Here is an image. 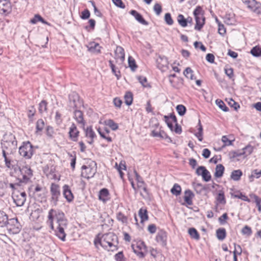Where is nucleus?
<instances>
[{
  "instance_id": "nucleus-64",
  "label": "nucleus",
  "mask_w": 261,
  "mask_h": 261,
  "mask_svg": "<svg viewBox=\"0 0 261 261\" xmlns=\"http://www.w3.org/2000/svg\"><path fill=\"white\" fill-rule=\"evenodd\" d=\"M113 3L118 7L124 9L125 6L121 0H112Z\"/></svg>"
},
{
  "instance_id": "nucleus-33",
  "label": "nucleus",
  "mask_w": 261,
  "mask_h": 261,
  "mask_svg": "<svg viewBox=\"0 0 261 261\" xmlns=\"http://www.w3.org/2000/svg\"><path fill=\"white\" fill-rule=\"evenodd\" d=\"M188 233L192 239L198 240L200 239V236L197 230L195 228H190L188 229Z\"/></svg>"
},
{
  "instance_id": "nucleus-14",
  "label": "nucleus",
  "mask_w": 261,
  "mask_h": 261,
  "mask_svg": "<svg viewBox=\"0 0 261 261\" xmlns=\"http://www.w3.org/2000/svg\"><path fill=\"white\" fill-rule=\"evenodd\" d=\"M88 50L92 53L99 54L100 53L101 46L98 43L91 42L86 45Z\"/></svg>"
},
{
  "instance_id": "nucleus-42",
  "label": "nucleus",
  "mask_w": 261,
  "mask_h": 261,
  "mask_svg": "<svg viewBox=\"0 0 261 261\" xmlns=\"http://www.w3.org/2000/svg\"><path fill=\"white\" fill-rule=\"evenodd\" d=\"M151 135L154 137H160L163 139L168 138L167 134L163 130H160L159 132L153 130L151 132Z\"/></svg>"
},
{
  "instance_id": "nucleus-13",
  "label": "nucleus",
  "mask_w": 261,
  "mask_h": 261,
  "mask_svg": "<svg viewBox=\"0 0 261 261\" xmlns=\"http://www.w3.org/2000/svg\"><path fill=\"white\" fill-rule=\"evenodd\" d=\"M79 133L80 132L76 125L74 123H72L69 128L68 133L70 139L74 142L77 141L79 136Z\"/></svg>"
},
{
  "instance_id": "nucleus-24",
  "label": "nucleus",
  "mask_w": 261,
  "mask_h": 261,
  "mask_svg": "<svg viewBox=\"0 0 261 261\" xmlns=\"http://www.w3.org/2000/svg\"><path fill=\"white\" fill-rule=\"evenodd\" d=\"M109 193L107 189L103 188L99 191V199L106 202L109 199Z\"/></svg>"
},
{
  "instance_id": "nucleus-34",
  "label": "nucleus",
  "mask_w": 261,
  "mask_h": 261,
  "mask_svg": "<svg viewBox=\"0 0 261 261\" xmlns=\"http://www.w3.org/2000/svg\"><path fill=\"white\" fill-rule=\"evenodd\" d=\"M216 200L220 204H225L226 203L224 192L223 190L219 191Z\"/></svg>"
},
{
  "instance_id": "nucleus-47",
  "label": "nucleus",
  "mask_w": 261,
  "mask_h": 261,
  "mask_svg": "<svg viewBox=\"0 0 261 261\" xmlns=\"http://www.w3.org/2000/svg\"><path fill=\"white\" fill-rule=\"evenodd\" d=\"M39 111L41 114L47 112V102L45 100H42L39 103Z\"/></svg>"
},
{
  "instance_id": "nucleus-29",
  "label": "nucleus",
  "mask_w": 261,
  "mask_h": 261,
  "mask_svg": "<svg viewBox=\"0 0 261 261\" xmlns=\"http://www.w3.org/2000/svg\"><path fill=\"white\" fill-rule=\"evenodd\" d=\"M242 174L243 173L240 169L233 170L231 173L230 178L234 181H239L240 179Z\"/></svg>"
},
{
  "instance_id": "nucleus-40",
  "label": "nucleus",
  "mask_w": 261,
  "mask_h": 261,
  "mask_svg": "<svg viewBox=\"0 0 261 261\" xmlns=\"http://www.w3.org/2000/svg\"><path fill=\"white\" fill-rule=\"evenodd\" d=\"M125 103L127 106H130L133 102V94L130 92H127L124 95Z\"/></svg>"
},
{
  "instance_id": "nucleus-3",
  "label": "nucleus",
  "mask_w": 261,
  "mask_h": 261,
  "mask_svg": "<svg viewBox=\"0 0 261 261\" xmlns=\"http://www.w3.org/2000/svg\"><path fill=\"white\" fill-rule=\"evenodd\" d=\"M34 147L29 142H23L19 148V154L25 159H30L34 152Z\"/></svg>"
},
{
  "instance_id": "nucleus-41",
  "label": "nucleus",
  "mask_w": 261,
  "mask_h": 261,
  "mask_svg": "<svg viewBox=\"0 0 261 261\" xmlns=\"http://www.w3.org/2000/svg\"><path fill=\"white\" fill-rule=\"evenodd\" d=\"M105 124L109 126L113 130H116L118 128V125L113 120L109 119L105 121Z\"/></svg>"
},
{
  "instance_id": "nucleus-18",
  "label": "nucleus",
  "mask_w": 261,
  "mask_h": 261,
  "mask_svg": "<svg viewBox=\"0 0 261 261\" xmlns=\"http://www.w3.org/2000/svg\"><path fill=\"white\" fill-rule=\"evenodd\" d=\"M130 14L133 15L135 19L140 23L147 25L148 24V23L147 21H146L142 16L137 11L132 10L130 11Z\"/></svg>"
},
{
  "instance_id": "nucleus-43",
  "label": "nucleus",
  "mask_w": 261,
  "mask_h": 261,
  "mask_svg": "<svg viewBox=\"0 0 261 261\" xmlns=\"http://www.w3.org/2000/svg\"><path fill=\"white\" fill-rule=\"evenodd\" d=\"M224 22L228 25H232L234 23V19L230 14H226L224 17Z\"/></svg>"
},
{
  "instance_id": "nucleus-28",
  "label": "nucleus",
  "mask_w": 261,
  "mask_h": 261,
  "mask_svg": "<svg viewBox=\"0 0 261 261\" xmlns=\"http://www.w3.org/2000/svg\"><path fill=\"white\" fill-rule=\"evenodd\" d=\"M8 218L7 215L2 211L0 210V227H4L8 222Z\"/></svg>"
},
{
  "instance_id": "nucleus-57",
  "label": "nucleus",
  "mask_w": 261,
  "mask_h": 261,
  "mask_svg": "<svg viewBox=\"0 0 261 261\" xmlns=\"http://www.w3.org/2000/svg\"><path fill=\"white\" fill-rule=\"evenodd\" d=\"M36 110L33 106L30 108L28 112V116L31 121H32V118L35 115Z\"/></svg>"
},
{
  "instance_id": "nucleus-46",
  "label": "nucleus",
  "mask_w": 261,
  "mask_h": 261,
  "mask_svg": "<svg viewBox=\"0 0 261 261\" xmlns=\"http://www.w3.org/2000/svg\"><path fill=\"white\" fill-rule=\"evenodd\" d=\"M184 74L187 78L191 80H194L193 71L190 67H187L184 71Z\"/></svg>"
},
{
  "instance_id": "nucleus-58",
  "label": "nucleus",
  "mask_w": 261,
  "mask_h": 261,
  "mask_svg": "<svg viewBox=\"0 0 261 261\" xmlns=\"http://www.w3.org/2000/svg\"><path fill=\"white\" fill-rule=\"evenodd\" d=\"M90 16V11L88 9H85L81 12V18L82 19H87Z\"/></svg>"
},
{
  "instance_id": "nucleus-38",
  "label": "nucleus",
  "mask_w": 261,
  "mask_h": 261,
  "mask_svg": "<svg viewBox=\"0 0 261 261\" xmlns=\"http://www.w3.org/2000/svg\"><path fill=\"white\" fill-rule=\"evenodd\" d=\"M250 53L253 56L255 57L261 56V47L259 46H255L253 47L251 49Z\"/></svg>"
},
{
  "instance_id": "nucleus-55",
  "label": "nucleus",
  "mask_w": 261,
  "mask_h": 261,
  "mask_svg": "<svg viewBox=\"0 0 261 261\" xmlns=\"http://www.w3.org/2000/svg\"><path fill=\"white\" fill-rule=\"evenodd\" d=\"M109 65L112 69L113 73L117 76V79H119V77L120 76V71H117L115 69V66L113 63V62L111 60L109 61Z\"/></svg>"
},
{
  "instance_id": "nucleus-39",
  "label": "nucleus",
  "mask_w": 261,
  "mask_h": 261,
  "mask_svg": "<svg viewBox=\"0 0 261 261\" xmlns=\"http://www.w3.org/2000/svg\"><path fill=\"white\" fill-rule=\"evenodd\" d=\"M177 20L181 27L185 28L187 26L186 18L183 15L179 14L177 17Z\"/></svg>"
},
{
  "instance_id": "nucleus-61",
  "label": "nucleus",
  "mask_w": 261,
  "mask_h": 261,
  "mask_svg": "<svg viewBox=\"0 0 261 261\" xmlns=\"http://www.w3.org/2000/svg\"><path fill=\"white\" fill-rule=\"evenodd\" d=\"M228 103L230 107H233L235 110H237L238 108H239L240 107L238 103H237L232 98L229 99V100L228 101Z\"/></svg>"
},
{
  "instance_id": "nucleus-22",
  "label": "nucleus",
  "mask_w": 261,
  "mask_h": 261,
  "mask_svg": "<svg viewBox=\"0 0 261 261\" xmlns=\"http://www.w3.org/2000/svg\"><path fill=\"white\" fill-rule=\"evenodd\" d=\"M74 118L79 124L84 126L85 125V121L83 118V114L80 110H75Z\"/></svg>"
},
{
  "instance_id": "nucleus-54",
  "label": "nucleus",
  "mask_w": 261,
  "mask_h": 261,
  "mask_svg": "<svg viewBox=\"0 0 261 261\" xmlns=\"http://www.w3.org/2000/svg\"><path fill=\"white\" fill-rule=\"evenodd\" d=\"M165 21L166 23L169 25H171L173 24V20L171 17V14L169 13H167L165 14Z\"/></svg>"
},
{
  "instance_id": "nucleus-16",
  "label": "nucleus",
  "mask_w": 261,
  "mask_h": 261,
  "mask_svg": "<svg viewBox=\"0 0 261 261\" xmlns=\"http://www.w3.org/2000/svg\"><path fill=\"white\" fill-rule=\"evenodd\" d=\"M63 189L64 197L66 199L67 201L71 202L73 199L74 196L69 187L67 185H65Z\"/></svg>"
},
{
  "instance_id": "nucleus-11",
  "label": "nucleus",
  "mask_w": 261,
  "mask_h": 261,
  "mask_svg": "<svg viewBox=\"0 0 261 261\" xmlns=\"http://www.w3.org/2000/svg\"><path fill=\"white\" fill-rule=\"evenodd\" d=\"M78 94L73 92L69 95V107L71 108H76L81 105Z\"/></svg>"
},
{
  "instance_id": "nucleus-32",
  "label": "nucleus",
  "mask_w": 261,
  "mask_h": 261,
  "mask_svg": "<svg viewBox=\"0 0 261 261\" xmlns=\"http://www.w3.org/2000/svg\"><path fill=\"white\" fill-rule=\"evenodd\" d=\"M231 195L232 197L241 199L243 201L248 202H250V200L247 197V196L243 195L241 192H240L239 191H237L234 193H231Z\"/></svg>"
},
{
  "instance_id": "nucleus-35",
  "label": "nucleus",
  "mask_w": 261,
  "mask_h": 261,
  "mask_svg": "<svg viewBox=\"0 0 261 261\" xmlns=\"http://www.w3.org/2000/svg\"><path fill=\"white\" fill-rule=\"evenodd\" d=\"M216 236L218 240L222 241L226 237V230L224 228H219L216 231Z\"/></svg>"
},
{
  "instance_id": "nucleus-21",
  "label": "nucleus",
  "mask_w": 261,
  "mask_h": 261,
  "mask_svg": "<svg viewBox=\"0 0 261 261\" xmlns=\"http://www.w3.org/2000/svg\"><path fill=\"white\" fill-rule=\"evenodd\" d=\"M196 24L195 29L198 31L201 30L205 23V17L204 16L195 17Z\"/></svg>"
},
{
  "instance_id": "nucleus-12",
  "label": "nucleus",
  "mask_w": 261,
  "mask_h": 261,
  "mask_svg": "<svg viewBox=\"0 0 261 261\" xmlns=\"http://www.w3.org/2000/svg\"><path fill=\"white\" fill-rule=\"evenodd\" d=\"M157 67L161 71H164L168 68V61L165 56H159L156 60Z\"/></svg>"
},
{
  "instance_id": "nucleus-7",
  "label": "nucleus",
  "mask_w": 261,
  "mask_h": 261,
  "mask_svg": "<svg viewBox=\"0 0 261 261\" xmlns=\"http://www.w3.org/2000/svg\"><path fill=\"white\" fill-rule=\"evenodd\" d=\"M12 197L16 205L17 206H21L26 201L27 195L24 191H14Z\"/></svg>"
},
{
  "instance_id": "nucleus-23",
  "label": "nucleus",
  "mask_w": 261,
  "mask_h": 261,
  "mask_svg": "<svg viewBox=\"0 0 261 261\" xmlns=\"http://www.w3.org/2000/svg\"><path fill=\"white\" fill-rule=\"evenodd\" d=\"M199 170H203V171L201 172L203 179L206 182L210 181L211 179L210 172L204 166L199 167L197 168V171L199 172Z\"/></svg>"
},
{
  "instance_id": "nucleus-6",
  "label": "nucleus",
  "mask_w": 261,
  "mask_h": 261,
  "mask_svg": "<svg viewBox=\"0 0 261 261\" xmlns=\"http://www.w3.org/2000/svg\"><path fill=\"white\" fill-rule=\"evenodd\" d=\"M10 233L17 234L21 229V225L17 219H11L8 220L5 226Z\"/></svg>"
},
{
  "instance_id": "nucleus-48",
  "label": "nucleus",
  "mask_w": 261,
  "mask_h": 261,
  "mask_svg": "<svg viewBox=\"0 0 261 261\" xmlns=\"http://www.w3.org/2000/svg\"><path fill=\"white\" fill-rule=\"evenodd\" d=\"M194 17L204 16V12L202 7L197 6L193 12Z\"/></svg>"
},
{
  "instance_id": "nucleus-8",
  "label": "nucleus",
  "mask_w": 261,
  "mask_h": 261,
  "mask_svg": "<svg viewBox=\"0 0 261 261\" xmlns=\"http://www.w3.org/2000/svg\"><path fill=\"white\" fill-rule=\"evenodd\" d=\"M244 3L251 11L257 14H261V4L255 0H245Z\"/></svg>"
},
{
  "instance_id": "nucleus-1",
  "label": "nucleus",
  "mask_w": 261,
  "mask_h": 261,
  "mask_svg": "<svg viewBox=\"0 0 261 261\" xmlns=\"http://www.w3.org/2000/svg\"><path fill=\"white\" fill-rule=\"evenodd\" d=\"M47 223L55 234L63 241H65L66 234L65 229L67 227V220L64 213L61 210L50 209L48 213Z\"/></svg>"
},
{
  "instance_id": "nucleus-19",
  "label": "nucleus",
  "mask_w": 261,
  "mask_h": 261,
  "mask_svg": "<svg viewBox=\"0 0 261 261\" xmlns=\"http://www.w3.org/2000/svg\"><path fill=\"white\" fill-rule=\"evenodd\" d=\"M184 194V198L186 203L189 205H192V199L194 197V194L190 190H186Z\"/></svg>"
},
{
  "instance_id": "nucleus-49",
  "label": "nucleus",
  "mask_w": 261,
  "mask_h": 261,
  "mask_svg": "<svg viewBox=\"0 0 261 261\" xmlns=\"http://www.w3.org/2000/svg\"><path fill=\"white\" fill-rule=\"evenodd\" d=\"M176 111L180 116L185 115L186 112V107L182 105H178L176 107Z\"/></svg>"
},
{
  "instance_id": "nucleus-15",
  "label": "nucleus",
  "mask_w": 261,
  "mask_h": 261,
  "mask_svg": "<svg viewBox=\"0 0 261 261\" xmlns=\"http://www.w3.org/2000/svg\"><path fill=\"white\" fill-rule=\"evenodd\" d=\"M115 59H116L117 62L119 60L121 63L123 62L125 59L124 49L121 46H117L115 51Z\"/></svg>"
},
{
  "instance_id": "nucleus-4",
  "label": "nucleus",
  "mask_w": 261,
  "mask_h": 261,
  "mask_svg": "<svg viewBox=\"0 0 261 261\" xmlns=\"http://www.w3.org/2000/svg\"><path fill=\"white\" fill-rule=\"evenodd\" d=\"M96 163L93 161L89 165H83L82 167V176L87 179L93 177L96 172Z\"/></svg>"
},
{
  "instance_id": "nucleus-31",
  "label": "nucleus",
  "mask_w": 261,
  "mask_h": 261,
  "mask_svg": "<svg viewBox=\"0 0 261 261\" xmlns=\"http://www.w3.org/2000/svg\"><path fill=\"white\" fill-rule=\"evenodd\" d=\"M224 171V167L222 164H219L216 166L215 169V176L217 178H220L222 176Z\"/></svg>"
},
{
  "instance_id": "nucleus-51",
  "label": "nucleus",
  "mask_w": 261,
  "mask_h": 261,
  "mask_svg": "<svg viewBox=\"0 0 261 261\" xmlns=\"http://www.w3.org/2000/svg\"><path fill=\"white\" fill-rule=\"evenodd\" d=\"M241 232L243 234L250 236L251 235L252 231L250 227L246 225L242 228Z\"/></svg>"
},
{
  "instance_id": "nucleus-59",
  "label": "nucleus",
  "mask_w": 261,
  "mask_h": 261,
  "mask_svg": "<svg viewBox=\"0 0 261 261\" xmlns=\"http://www.w3.org/2000/svg\"><path fill=\"white\" fill-rule=\"evenodd\" d=\"M135 246L137 247L139 250H141L142 252L144 253L146 251V246L144 242H139L135 245Z\"/></svg>"
},
{
  "instance_id": "nucleus-20",
  "label": "nucleus",
  "mask_w": 261,
  "mask_h": 261,
  "mask_svg": "<svg viewBox=\"0 0 261 261\" xmlns=\"http://www.w3.org/2000/svg\"><path fill=\"white\" fill-rule=\"evenodd\" d=\"M156 240L158 242L161 243L163 245H165L167 240L166 232L162 230L159 231L156 236Z\"/></svg>"
},
{
  "instance_id": "nucleus-25",
  "label": "nucleus",
  "mask_w": 261,
  "mask_h": 261,
  "mask_svg": "<svg viewBox=\"0 0 261 261\" xmlns=\"http://www.w3.org/2000/svg\"><path fill=\"white\" fill-rule=\"evenodd\" d=\"M86 136L87 138H90L91 140L89 141V143L92 144L93 142V139L96 137V134L93 130L91 126L87 127L85 130Z\"/></svg>"
},
{
  "instance_id": "nucleus-52",
  "label": "nucleus",
  "mask_w": 261,
  "mask_h": 261,
  "mask_svg": "<svg viewBox=\"0 0 261 261\" xmlns=\"http://www.w3.org/2000/svg\"><path fill=\"white\" fill-rule=\"evenodd\" d=\"M117 219L123 223H126L127 222V218L124 216L122 213L119 212L117 214Z\"/></svg>"
},
{
  "instance_id": "nucleus-60",
  "label": "nucleus",
  "mask_w": 261,
  "mask_h": 261,
  "mask_svg": "<svg viewBox=\"0 0 261 261\" xmlns=\"http://www.w3.org/2000/svg\"><path fill=\"white\" fill-rule=\"evenodd\" d=\"M115 259L116 261H125L123 252L120 251L116 254L115 255Z\"/></svg>"
},
{
  "instance_id": "nucleus-36",
  "label": "nucleus",
  "mask_w": 261,
  "mask_h": 261,
  "mask_svg": "<svg viewBox=\"0 0 261 261\" xmlns=\"http://www.w3.org/2000/svg\"><path fill=\"white\" fill-rule=\"evenodd\" d=\"M181 191V187L177 184H175L171 189V192L173 195L178 196Z\"/></svg>"
},
{
  "instance_id": "nucleus-62",
  "label": "nucleus",
  "mask_w": 261,
  "mask_h": 261,
  "mask_svg": "<svg viewBox=\"0 0 261 261\" xmlns=\"http://www.w3.org/2000/svg\"><path fill=\"white\" fill-rule=\"evenodd\" d=\"M42 191V188L39 185H37L35 188L34 191V195L36 197H39L41 196V193H39L40 192Z\"/></svg>"
},
{
  "instance_id": "nucleus-17",
  "label": "nucleus",
  "mask_w": 261,
  "mask_h": 261,
  "mask_svg": "<svg viewBox=\"0 0 261 261\" xmlns=\"http://www.w3.org/2000/svg\"><path fill=\"white\" fill-rule=\"evenodd\" d=\"M164 118L165 121L167 123L168 127L171 130L173 131V125L172 122L170 121V119H172L174 123H176L177 121L175 115L174 114H170V116L165 115Z\"/></svg>"
},
{
  "instance_id": "nucleus-63",
  "label": "nucleus",
  "mask_w": 261,
  "mask_h": 261,
  "mask_svg": "<svg viewBox=\"0 0 261 261\" xmlns=\"http://www.w3.org/2000/svg\"><path fill=\"white\" fill-rule=\"evenodd\" d=\"M218 33L221 35H224L226 33L225 29L223 24H221V22L218 23Z\"/></svg>"
},
{
  "instance_id": "nucleus-53",
  "label": "nucleus",
  "mask_w": 261,
  "mask_h": 261,
  "mask_svg": "<svg viewBox=\"0 0 261 261\" xmlns=\"http://www.w3.org/2000/svg\"><path fill=\"white\" fill-rule=\"evenodd\" d=\"M132 247L134 250V252L135 254H137L139 257L142 258L145 256L144 253L142 252L141 250H139V249L135 246V245H132Z\"/></svg>"
},
{
  "instance_id": "nucleus-45",
  "label": "nucleus",
  "mask_w": 261,
  "mask_h": 261,
  "mask_svg": "<svg viewBox=\"0 0 261 261\" xmlns=\"http://www.w3.org/2000/svg\"><path fill=\"white\" fill-rule=\"evenodd\" d=\"M128 62L129 67L130 68L131 70L133 71H135L137 68V66L136 64V62L134 59L133 57L129 56L128 59Z\"/></svg>"
},
{
  "instance_id": "nucleus-26",
  "label": "nucleus",
  "mask_w": 261,
  "mask_h": 261,
  "mask_svg": "<svg viewBox=\"0 0 261 261\" xmlns=\"http://www.w3.org/2000/svg\"><path fill=\"white\" fill-rule=\"evenodd\" d=\"M147 210L146 208L142 207L141 208L138 212V215L141 219V222L147 221L148 219V216L147 214Z\"/></svg>"
},
{
  "instance_id": "nucleus-56",
  "label": "nucleus",
  "mask_w": 261,
  "mask_h": 261,
  "mask_svg": "<svg viewBox=\"0 0 261 261\" xmlns=\"http://www.w3.org/2000/svg\"><path fill=\"white\" fill-rule=\"evenodd\" d=\"M153 10L156 15H160L162 11L161 5L158 3L155 4L153 7Z\"/></svg>"
},
{
  "instance_id": "nucleus-50",
  "label": "nucleus",
  "mask_w": 261,
  "mask_h": 261,
  "mask_svg": "<svg viewBox=\"0 0 261 261\" xmlns=\"http://www.w3.org/2000/svg\"><path fill=\"white\" fill-rule=\"evenodd\" d=\"M44 126V121L41 119L38 120V121L36 122V126L37 132L41 131L43 129Z\"/></svg>"
},
{
  "instance_id": "nucleus-30",
  "label": "nucleus",
  "mask_w": 261,
  "mask_h": 261,
  "mask_svg": "<svg viewBox=\"0 0 261 261\" xmlns=\"http://www.w3.org/2000/svg\"><path fill=\"white\" fill-rule=\"evenodd\" d=\"M38 21H40L43 24L49 25V23L45 20L39 14L35 15L34 17L30 20V22L32 24H36Z\"/></svg>"
},
{
  "instance_id": "nucleus-44",
  "label": "nucleus",
  "mask_w": 261,
  "mask_h": 261,
  "mask_svg": "<svg viewBox=\"0 0 261 261\" xmlns=\"http://www.w3.org/2000/svg\"><path fill=\"white\" fill-rule=\"evenodd\" d=\"M216 103L224 112H228L229 111L228 108L225 105L224 102L221 100L217 99Z\"/></svg>"
},
{
  "instance_id": "nucleus-27",
  "label": "nucleus",
  "mask_w": 261,
  "mask_h": 261,
  "mask_svg": "<svg viewBox=\"0 0 261 261\" xmlns=\"http://www.w3.org/2000/svg\"><path fill=\"white\" fill-rule=\"evenodd\" d=\"M136 180L138 182V187L142 188L145 192H147V188L144 186V182L142 180V177L139 175V174L136 171H134Z\"/></svg>"
},
{
  "instance_id": "nucleus-10",
  "label": "nucleus",
  "mask_w": 261,
  "mask_h": 261,
  "mask_svg": "<svg viewBox=\"0 0 261 261\" xmlns=\"http://www.w3.org/2000/svg\"><path fill=\"white\" fill-rule=\"evenodd\" d=\"M50 193L51 194V199L55 205L57 204L59 200V197L60 196V187L56 184H51L50 186Z\"/></svg>"
},
{
  "instance_id": "nucleus-5",
  "label": "nucleus",
  "mask_w": 261,
  "mask_h": 261,
  "mask_svg": "<svg viewBox=\"0 0 261 261\" xmlns=\"http://www.w3.org/2000/svg\"><path fill=\"white\" fill-rule=\"evenodd\" d=\"M19 170L22 176V178H20V181L21 182L27 183L32 177L33 170L29 165H23L19 167Z\"/></svg>"
},
{
  "instance_id": "nucleus-37",
  "label": "nucleus",
  "mask_w": 261,
  "mask_h": 261,
  "mask_svg": "<svg viewBox=\"0 0 261 261\" xmlns=\"http://www.w3.org/2000/svg\"><path fill=\"white\" fill-rule=\"evenodd\" d=\"M254 147L250 144L247 145L246 147L243 148L242 153L244 154L245 156H247L253 152Z\"/></svg>"
},
{
  "instance_id": "nucleus-2",
  "label": "nucleus",
  "mask_w": 261,
  "mask_h": 261,
  "mask_svg": "<svg viewBox=\"0 0 261 261\" xmlns=\"http://www.w3.org/2000/svg\"><path fill=\"white\" fill-rule=\"evenodd\" d=\"M118 244L117 237L113 233L104 234L100 238L98 237L94 240L96 247L100 245L103 248L112 251L116 249Z\"/></svg>"
},
{
  "instance_id": "nucleus-9",
  "label": "nucleus",
  "mask_w": 261,
  "mask_h": 261,
  "mask_svg": "<svg viewBox=\"0 0 261 261\" xmlns=\"http://www.w3.org/2000/svg\"><path fill=\"white\" fill-rule=\"evenodd\" d=\"M12 6L9 0H0V14L6 15L11 12Z\"/></svg>"
}]
</instances>
